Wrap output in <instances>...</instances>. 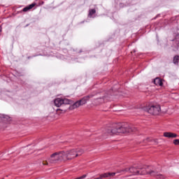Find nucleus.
Returning <instances> with one entry per match:
<instances>
[{
	"mask_svg": "<svg viewBox=\"0 0 179 179\" xmlns=\"http://www.w3.org/2000/svg\"><path fill=\"white\" fill-rule=\"evenodd\" d=\"M122 171H125L126 173L129 171V173H131V176H145L150 174V176L156 177L157 179L166 178L162 174L157 173L155 171L150 170V169L146 166H134L130 168L124 169Z\"/></svg>",
	"mask_w": 179,
	"mask_h": 179,
	"instance_id": "nucleus-1",
	"label": "nucleus"
},
{
	"mask_svg": "<svg viewBox=\"0 0 179 179\" xmlns=\"http://www.w3.org/2000/svg\"><path fill=\"white\" fill-rule=\"evenodd\" d=\"M108 135H115L117 134H131L135 132V127L128 124L121 125L120 124H115L112 127L106 129Z\"/></svg>",
	"mask_w": 179,
	"mask_h": 179,
	"instance_id": "nucleus-2",
	"label": "nucleus"
},
{
	"mask_svg": "<svg viewBox=\"0 0 179 179\" xmlns=\"http://www.w3.org/2000/svg\"><path fill=\"white\" fill-rule=\"evenodd\" d=\"M62 160H65V157L64 151H60L52 154L48 161L43 162V165L48 166L49 164H55V163H57V162H62Z\"/></svg>",
	"mask_w": 179,
	"mask_h": 179,
	"instance_id": "nucleus-3",
	"label": "nucleus"
},
{
	"mask_svg": "<svg viewBox=\"0 0 179 179\" xmlns=\"http://www.w3.org/2000/svg\"><path fill=\"white\" fill-rule=\"evenodd\" d=\"M144 111H147L149 114L152 115H157L160 113V106L159 105H152L149 106H145L143 108Z\"/></svg>",
	"mask_w": 179,
	"mask_h": 179,
	"instance_id": "nucleus-4",
	"label": "nucleus"
},
{
	"mask_svg": "<svg viewBox=\"0 0 179 179\" xmlns=\"http://www.w3.org/2000/svg\"><path fill=\"white\" fill-rule=\"evenodd\" d=\"M64 160H73V159H76V157H78L79 156V154L76 152V148L64 151Z\"/></svg>",
	"mask_w": 179,
	"mask_h": 179,
	"instance_id": "nucleus-5",
	"label": "nucleus"
},
{
	"mask_svg": "<svg viewBox=\"0 0 179 179\" xmlns=\"http://www.w3.org/2000/svg\"><path fill=\"white\" fill-rule=\"evenodd\" d=\"M89 99H90V96L83 97L82 99L76 101L73 105L70 106L69 110H75V108H78V107H80V106L86 104Z\"/></svg>",
	"mask_w": 179,
	"mask_h": 179,
	"instance_id": "nucleus-6",
	"label": "nucleus"
},
{
	"mask_svg": "<svg viewBox=\"0 0 179 179\" xmlns=\"http://www.w3.org/2000/svg\"><path fill=\"white\" fill-rule=\"evenodd\" d=\"M115 174H117V173H114V172H108V173H102L99 176V178L98 179H103V178H109L111 179L113 178V177L115 176Z\"/></svg>",
	"mask_w": 179,
	"mask_h": 179,
	"instance_id": "nucleus-7",
	"label": "nucleus"
},
{
	"mask_svg": "<svg viewBox=\"0 0 179 179\" xmlns=\"http://www.w3.org/2000/svg\"><path fill=\"white\" fill-rule=\"evenodd\" d=\"M55 106H56V107H61V106L62 104H64V101H62V99L61 98H57L56 99H55Z\"/></svg>",
	"mask_w": 179,
	"mask_h": 179,
	"instance_id": "nucleus-8",
	"label": "nucleus"
},
{
	"mask_svg": "<svg viewBox=\"0 0 179 179\" xmlns=\"http://www.w3.org/2000/svg\"><path fill=\"white\" fill-rule=\"evenodd\" d=\"M164 136L165 138H177V134L171 132H164Z\"/></svg>",
	"mask_w": 179,
	"mask_h": 179,
	"instance_id": "nucleus-9",
	"label": "nucleus"
},
{
	"mask_svg": "<svg viewBox=\"0 0 179 179\" xmlns=\"http://www.w3.org/2000/svg\"><path fill=\"white\" fill-rule=\"evenodd\" d=\"M1 117H3L2 121H3V122H10L12 121V118L9 117V115H3Z\"/></svg>",
	"mask_w": 179,
	"mask_h": 179,
	"instance_id": "nucleus-10",
	"label": "nucleus"
},
{
	"mask_svg": "<svg viewBox=\"0 0 179 179\" xmlns=\"http://www.w3.org/2000/svg\"><path fill=\"white\" fill-rule=\"evenodd\" d=\"M155 85L157 86H163V82L162 81V79L157 78L154 80Z\"/></svg>",
	"mask_w": 179,
	"mask_h": 179,
	"instance_id": "nucleus-11",
	"label": "nucleus"
},
{
	"mask_svg": "<svg viewBox=\"0 0 179 179\" xmlns=\"http://www.w3.org/2000/svg\"><path fill=\"white\" fill-rule=\"evenodd\" d=\"M36 6V3H32L25 8H23V12H28V10H30V9H33V7Z\"/></svg>",
	"mask_w": 179,
	"mask_h": 179,
	"instance_id": "nucleus-12",
	"label": "nucleus"
},
{
	"mask_svg": "<svg viewBox=\"0 0 179 179\" xmlns=\"http://www.w3.org/2000/svg\"><path fill=\"white\" fill-rule=\"evenodd\" d=\"M76 152L78 153V156H82L85 153V150L82 148H76Z\"/></svg>",
	"mask_w": 179,
	"mask_h": 179,
	"instance_id": "nucleus-13",
	"label": "nucleus"
},
{
	"mask_svg": "<svg viewBox=\"0 0 179 179\" xmlns=\"http://www.w3.org/2000/svg\"><path fill=\"white\" fill-rule=\"evenodd\" d=\"M63 104H72L73 103L71 99H62Z\"/></svg>",
	"mask_w": 179,
	"mask_h": 179,
	"instance_id": "nucleus-14",
	"label": "nucleus"
},
{
	"mask_svg": "<svg viewBox=\"0 0 179 179\" xmlns=\"http://www.w3.org/2000/svg\"><path fill=\"white\" fill-rule=\"evenodd\" d=\"M178 61H179V56L178 55H176L173 57V64L175 65H178Z\"/></svg>",
	"mask_w": 179,
	"mask_h": 179,
	"instance_id": "nucleus-15",
	"label": "nucleus"
},
{
	"mask_svg": "<svg viewBox=\"0 0 179 179\" xmlns=\"http://www.w3.org/2000/svg\"><path fill=\"white\" fill-rule=\"evenodd\" d=\"M94 13H96V10L92 9L90 10L89 16H90L92 17V16H93V15H94Z\"/></svg>",
	"mask_w": 179,
	"mask_h": 179,
	"instance_id": "nucleus-16",
	"label": "nucleus"
},
{
	"mask_svg": "<svg viewBox=\"0 0 179 179\" xmlns=\"http://www.w3.org/2000/svg\"><path fill=\"white\" fill-rule=\"evenodd\" d=\"M173 144H175L176 145H179V139L173 140Z\"/></svg>",
	"mask_w": 179,
	"mask_h": 179,
	"instance_id": "nucleus-17",
	"label": "nucleus"
},
{
	"mask_svg": "<svg viewBox=\"0 0 179 179\" xmlns=\"http://www.w3.org/2000/svg\"><path fill=\"white\" fill-rule=\"evenodd\" d=\"M3 115L0 114V122H2Z\"/></svg>",
	"mask_w": 179,
	"mask_h": 179,
	"instance_id": "nucleus-18",
	"label": "nucleus"
},
{
	"mask_svg": "<svg viewBox=\"0 0 179 179\" xmlns=\"http://www.w3.org/2000/svg\"><path fill=\"white\" fill-rule=\"evenodd\" d=\"M99 100H100L101 103H103V102L104 101H103V99H100Z\"/></svg>",
	"mask_w": 179,
	"mask_h": 179,
	"instance_id": "nucleus-19",
	"label": "nucleus"
},
{
	"mask_svg": "<svg viewBox=\"0 0 179 179\" xmlns=\"http://www.w3.org/2000/svg\"><path fill=\"white\" fill-rule=\"evenodd\" d=\"M0 31H1V27H0Z\"/></svg>",
	"mask_w": 179,
	"mask_h": 179,
	"instance_id": "nucleus-20",
	"label": "nucleus"
}]
</instances>
